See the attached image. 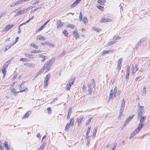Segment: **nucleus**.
Masks as SVG:
<instances>
[{"label": "nucleus", "mask_w": 150, "mask_h": 150, "mask_svg": "<svg viewBox=\"0 0 150 150\" xmlns=\"http://www.w3.org/2000/svg\"><path fill=\"white\" fill-rule=\"evenodd\" d=\"M115 51V50L114 49L112 50H108L107 51H103L102 54H106L113 53Z\"/></svg>", "instance_id": "nucleus-13"}, {"label": "nucleus", "mask_w": 150, "mask_h": 150, "mask_svg": "<svg viewBox=\"0 0 150 150\" xmlns=\"http://www.w3.org/2000/svg\"><path fill=\"white\" fill-rule=\"evenodd\" d=\"M71 86H70V84H67L66 87V90L67 91L70 90Z\"/></svg>", "instance_id": "nucleus-33"}, {"label": "nucleus", "mask_w": 150, "mask_h": 150, "mask_svg": "<svg viewBox=\"0 0 150 150\" xmlns=\"http://www.w3.org/2000/svg\"><path fill=\"white\" fill-rule=\"evenodd\" d=\"M47 110L48 111V114H50L52 112L51 109L50 108H47Z\"/></svg>", "instance_id": "nucleus-49"}, {"label": "nucleus", "mask_w": 150, "mask_h": 150, "mask_svg": "<svg viewBox=\"0 0 150 150\" xmlns=\"http://www.w3.org/2000/svg\"><path fill=\"white\" fill-rule=\"evenodd\" d=\"M63 33L64 36H67L68 34V33L67 31L66 30H64L63 32Z\"/></svg>", "instance_id": "nucleus-43"}, {"label": "nucleus", "mask_w": 150, "mask_h": 150, "mask_svg": "<svg viewBox=\"0 0 150 150\" xmlns=\"http://www.w3.org/2000/svg\"><path fill=\"white\" fill-rule=\"evenodd\" d=\"M75 79V78L74 77H72L69 81V82H70V83H71V84H73L74 81Z\"/></svg>", "instance_id": "nucleus-24"}, {"label": "nucleus", "mask_w": 150, "mask_h": 150, "mask_svg": "<svg viewBox=\"0 0 150 150\" xmlns=\"http://www.w3.org/2000/svg\"><path fill=\"white\" fill-rule=\"evenodd\" d=\"M41 51L40 50H33L31 51V53H41Z\"/></svg>", "instance_id": "nucleus-34"}, {"label": "nucleus", "mask_w": 150, "mask_h": 150, "mask_svg": "<svg viewBox=\"0 0 150 150\" xmlns=\"http://www.w3.org/2000/svg\"><path fill=\"white\" fill-rule=\"evenodd\" d=\"M53 62V60L52 59L49 60L47 61L46 63L44 64V66L41 69V71L42 72H43L45 69L46 70V71L49 70Z\"/></svg>", "instance_id": "nucleus-1"}, {"label": "nucleus", "mask_w": 150, "mask_h": 150, "mask_svg": "<svg viewBox=\"0 0 150 150\" xmlns=\"http://www.w3.org/2000/svg\"><path fill=\"white\" fill-rule=\"evenodd\" d=\"M91 82L93 87H94L95 86V81L93 79L91 81Z\"/></svg>", "instance_id": "nucleus-52"}, {"label": "nucleus", "mask_w": 150, "mask_h": 150, "mask_svg": "<svg viewBox=\"0 0 150 150\" xmlns=\"http://www.w3.org/2000/svg\"><path fill=\"white\" fill-rule=\"evenodd\" d=\"M128 123V122L127 121V120H126L125 122L123 124V127H125L126 125Z\"/></svg>", "instance_id": "nucleus-63"}, {"label": "nucleus", "mask_w": 150, "mask_h": 150, "mask_svg": "<svg viewBox=\"0 0 150 150\" xmlns=\"http://www.w3.org/2000/svg\"><path fill=\"white\" fill-rule=\"evenodd\" d=\"M11 60H9L8 61H7L6 63H5L3 66V67H4L6 68L7 67L8 65L10 64V62Z\"/></svg>", "instance_id": "nucleus-18"}, {"label": "nucleus", "mask_w": 150, "mask_h": 150, "mask_svg": "<svg viewBox=\"0 0 150 150\" xmlns=\"http://www.w3.org/2000/svg\"><path fill=\"white\" fill-rule=\"evenodd\" d=\"M105 0H98V3L100 5H103Z\"/></svg>", "instance_id": "nucleus-29"}, {"label": "nucleus", "mask_w": 150, "mask_h": 150, "mask_svg": "<svg viewBox=\"0 0 150 150\" xmlns=\"http://www.w3.org/2000/svg\"><path fill=\"white\" fill-rule=\"evenodd\" d=\"M31 113V111L27 112L23 116V118H27L29 117V115H30Z\"/></svg>", "instance_id": "nucleus-14"}, {"label": "nucleus", "mask_w": 150, "mask_h": 150, "mask_svg": "<svg viewBox=\"0 0 150 150\" xmlns=\"http://www.w3.org/2000/svg\"><path fill=\"white\" fill-rule=\"evenodd\" d=\"M140 117H141V118L140 120V122L138 127L142 129L143 126V123L144 122L146 119V117L141 115V116H140Z\"/></svg>", "instance_id": "nucleus-3"}, {"label": "nucleus", "mask_w": 150, "mask_h": 150, "mask_svg": "<svg viewBox=\"0 0 150 150\" xmlns=\"http://www.w3.org/2000/svg\"><path fill=\"white\" fill-rule=\"evenodd\" d=\"M144 111L143 107L140 106L138 110V117H140V116L142 115V113Z\"/></svg>", "instance_id": "nucleus-5"}, {"label": "nucleus", "mask_w": 150, "mask_h": 150, "mask_svg": "<svg viewBox=\"0 0 150 150\" xmlns=\"http://www.w3.org/2000/svg\"><path fill=\"white\" fill-rule=\"evenodd\" d=\"M47 58V57L45 56H44V57L43 58V59L41 60V62H44L45 60Z\"/></svg>", "instance_id": "nucleus-48"}, {"label": "nucleus", "mask_w": 150, "mask_h": 150, "mask_svg": "<svg viewBox=\"0 0 150 150\" xmlns=\"http://www.w3.org/2000/svg\"><path fill=\"white\" fill-rule=\"evenodd\" d=\"M58 99V98H55L52 101L51 103H54L55 101L57 100Z\"/></svg>", "instance_id": "nucleus-56"}, {"label": "nucleus", "mask_w": 150, "mask_h": 150, "mask_svg": "<svg viewBox=\"0 0 150 150\" xmlns=\"http://www.w3.org/2000/svg\"><path fill=\"white\" fill-rule=\"evenodd\" d=\"M37 39H38L40 40H46V38H45L41 35L38 36V37L37 38Z\"/></svg>", "instance_id": "nucleus-20"}, {"label": "nucleus", "mask_w": 150, "mask_h": 150, "mask_svg": "<svg viewBox=\"0 0 150 150\" xmlns=\"http://www.w3.org/2000/svg\"><path fill=\"white\" fill-rule=\"evenodd\" d=\"M130 69V67L129 66H127V69L126 70V72H129V70Z\"/></svg>", "instance_id": "nucleus-59"}, {"label": "nucleus", "mask_w": 150, "mask_h": 150, "mask_svg": "<svg viewBox=\"0 0 150 150\" xmlns=\"http://www.w3.org/2000/svg\"><path fill=\"white\" fill-rule=\"evenodd\" d=\"M90 129H91V127H88V128L87 132L86 134V135L87 136H88V134H89L90 132Z\"/></svg>", "instance_id": "nucleus-41"}, {"label": "nucleus", "mask_w": 150, "mask_h": 150, "mask_svg": "<svg viewBox=\"0 0 150 150\" xmlns=\"http://www.w3.org/2000/svg\"><path fill=\"white\" fill-rule=\"evenodd\" d=\"M141 43H142L140 40L138 41L137 42V44H136V45L135 46V48H136V49L138 47V46H139L140 45Z\"/></svg>", "instance_id": "nucleus-26"}, {"label": "nucleus", "mask_w": 150, "mask_h": 150, "mask_svg": "<svg viewBox=\"0 0 150 150\" xmlns=\"http://www.w3.org/2000/svg\"><path fill=\"white\" fill-rule=\"evenodd\" d=\"M92 119V117H91V118H90L88 121L86 123V124L87 125H88V124L90 122H91V120Z\"/></svg>", "instance_id": "nucleus-42"}, {"label": "nucleus", "mask_w": 150, "mask_h": 150, "mask_svg": "<svg viewBox=\"0 0 150 150\" xmlns=\"http://www.w3.org/2000/svg\"><path fill=\"white\" fill-rule=\"evenodd\" d=\"M71 112H72L71 108H69L68 111V115H67V120L69 119L70 118V115H71Z\"/></svg>", "instance_id": "nucleus-15"}, {"label": "nucleus", "mask_w": 150, "mask_h": 150, "mask_svg": "<svg viewBox=\"0 0 150 150\" xmlns=\"http://www.w3.org/2000/svg\"><path fill=\"white\" fill-rule=\"evenodd\" d=\"M4 147H6L7 148V147H8V143L6 142H5L4 143Z\"/></svg>", "instance_id": "nucleus-53"}, {"label": "nucleus", "mask_w": 150, "mask_h": 150, "mask_svg": "<svg viewBox=\"0 0 150 150\" xmlns=\"http://www.w3.org/2000/svg\"><path fill=\"white\" fill-rule=\"evenodd\" d=\"M70 126V125H69V124H67L66 126V127H65V131H68L69 129V127Z\"/></svg>", "instance_id": "nucleus-36"}, {"label": "nucleus", "mask_w": 150, "mask_h": 150, "mask_svg": "<svg viewBox=\"0 0 150 150\" xmlns=\"http://www.w3.org/2000/svg\"><path fill=\"white\" fill-rule=\"evenodd\" d=\"M135 72L138 69V65L137 64L135 65Z\"/></svg>", "instance_id": "nucleus-54"}, {"label": "nucleus", "mask_w": 150, "mask_h": 150, "mask_svg": "<svg viewBox=\"0 0 150 150\" xmlns=\"http://www.w3.org/2000/svg\"><path fill=\"white\" fill-rule=\"evenodd\" d=\"M24 83V82H23L18 86V87L20 90L19 92H23L25 91V89H26V88H25L23 85V84Z\"/></svg>", "instance_id": "nucleus-7"}, {"label": "nucleus", "mask_w": 150, "mask_h": 150, "mask_svg": "<svg viewBox=\"0 0 150 150\" xmlns=\"http://www.w3.org/2000/svg\"><path fill=\"white\" fill-rule=\"evenodd\" d=\"M6 68L3 67V69L2 70V71L4 74V76L5 74L6 73Z\"/></svg>", "instance_id": "nucleus-32"}, {"label": "nucleus", "mask_w": 150, "mask_h": 150, "mask_svg": "<svg viewBox=\"0 0 150 150\" xmlns=\"http://www.w3.org/2000/svg\"><path fill=\"white\" fill-rule=\"evenodd\" d=\"M97 8L101 10H102L103 9V7L100 5H98L97 6Z\"/></svg>", "instance_id": "nucleus-50"}, {"label": "nucleus", "mask_w": 150, "mask_h": 150, "mask_svg": "<svg viewBox=\"0 0 150 150\" xmlns=\"http://www.w3.org/2000/svg\"><path fill=\"white\" fill-rule=\"evenodd\" d=\"M45 145V144H42L40 147V148L39 150H43V149L44 148Z\"/></svg>", "instance_id": "nucleus-38"}, {"label": "nucleus", "mask_w": 150, "mask_h": 150, "mask_svg": "<svg viewBox=\"0 0 150 150\" xmlns=\"http://www.w3.org/2000/svg\"><path fill=\"white\" fill-rule=\"evenodd\" d=\"M11 91L12 93H16V90L14 88L11 90Z\"/></svg>", "instance_id": "nucleus-60"}, {"label": "nucleus", "mask_w": 150, "mask_h": 150, "mask_svg": "<svg viewBox=\"0 0 150 150\" xmlns=\"http://www.w3.org/2000/svg\"><path fill=\"white\" fill-rule=\"evenodd\" d=\"M87 21V19L86 17H84L83 19V22L84 24L86 23V22Z\"/></svg>", "instance_id": "nucleus-35"}, {"label": "nucleus", "mask_w": 150, "mask_h": 150, "mask_svg": "<svg viewBox=\"0 0 150 150\" xmlns=\"http://www.w3.org/2000/svg\"><path fill=\"white\" fill-rule=\"evenodd\" d=\"M146 93V88L145 87H144L143 90V94H145Z\"/></svg>", "instance_id": "nucleus-55"}, {"label": "nucleus", "mask_w": 150, "mask_h": 150, "mask_svg": "<svg viewBox=\"0 0 150 150\" xmlns=\"http://www.w3.org/2000/svg\"><path fill=\"white\" fill-rule=\"evenodd\" d=\"M28 57L30 59H32L33 58V56L32 55V54H30L28 56Z\"/></svg>", "instance_id": "nucleus-64"}, {"label": "nucleus", "mask_w": 150, "mask_h": 150, "mask_svg": "<svg viewBox=\"0 0 150 150\" xmlns=\"http://www.w3.org/2000/svg\"><path fill=\"white\" fill-rule=\"evenodd\" d=\"M117 88L116 86H115L114 88V91H113L112 90H111L110 91L109 99H110L112 97L115 98L116 95V94L117 92Z\"/></svg>", "instance_id": "nucleus-2"}, {"label": "nucleus", "mask_w": 150, "mask_h": 150, "mask_svg": "<svg viewBox=\"0 0 150 150\" xmlns=\"http://www.w3.org/2000/svg\"><path fill=\"white\" fill-rule=\"evenodd\" d=\"M141 129L138 127H137L135 129L134 131H133L131 134V135L129 137V139H131L135 135H136L140 131Z\"/></svg>", "instance_id": "nucleus-4"}, {"label": "nucleus", "mask_w": 150, "mask_h": 150, "mask_svg": "<svg viewBox=\"0 0 150 150\" xmlns=\"http://www.w3.org/2000/svg\"><path fill=\"white\" fill-rule=\"evenodd\" d=\"M73 35L75 36L76 39L77 38H79V33L77 32V31L76 30H75L73 32Z\"/></svg>", "instance_id": "nucleus-19"}, {"label": "nucleus", "mask_w": 150, "mask_h": 150, "mask_svg": "<svg viewBox=\"0 0 150 150\" xmlns=\"http://www.w3.org/2000/svg\"><path fill=\"white\" fill-rule=\"evenodd\" d=\"M83 117H82L79 118V119L77 118L76 122L78 123V125H80V123H81V122L83 120Z\"/></svg>", "instance_id": "nucleus-21"}, {"label": "nucleus", "mask_w": 150, "mask_h": 150, "mask_svg": "<svg viewBox=\"0 0 150 150\" xmlns=\"http://www.w3.org/2000/svg\"><path fill=\"white\" fill-rule=\"evenodd\" d=\"M81 0H76L72 4H71L70 6V7L71 8H73L76 6L79 3L80 1Z\"/></svg>", "instance_id": "nucleus-11"}, {"label": "nucleus", "mask_w": 150, "mask_h": 150, "mask_svg": "<svg viewBox=\"0 0 150 150\" xmlns=\"http://www.w3.org/2000/svg\"><path fill=\"white\" fill-rule=\"evenodd\" d=\"M26 59L25 58H21L20 59V61H22V62H23L24 61H26Z\"/></svg>", "instance_id": "nucleus-62"}, {"label": "nucleus", "mask_w": 150, "mask_h": 150, "mask_svg": "<svg viewBox=\"0 0 150 150\" xmlns=\"http://www.w3.org/2000/svg\"><path fill=\"white\" fill-rule=\"evenodd\" d=\"M50 77V74H47L46 77L45 78V79L44 81L48 82L49 79Z\"/></svg>", "instance_id": "nucleus-23"}, {"label": "nucleus", "mask_w": 150, "mask_h": 150, "mask_svg": "<svg viewBox=\"0 0 150 150\" xmlns=\"http://www.w3.org/2000/svg\"><path fill=\"white\" fill-rule=\"evenodd\" d=\"M46 45H47L52 47H54V45L53 44L50 42H46Z\"/></svg>", "instance_id": "nucleus-27"}, {"label": "nucleus", "mask_w": 150, "mask_h": 150, "mask_svg": "<svg viewBox=\"0 0 150 150\" xmlns=\"http://www.w3.org/2000/svg\"><path fill=\"white\" fill-rule=\"evenodd\" d=\"M24 65L28 67H31L33 65V64L30 63H25Z\"/></svg>", "instance_id": "nucleus-37"}, {"label": "nucleus", "mask_w": 150, "mask_h": 150, "mask_svg": "<svg viewBox=\"0 0 150 150\" xmlns=\"http://www.w3.org/2000/svg\"><path fill=\"white\" fill-rule=\"evenodd\" d=\"M146 40V38H142L141 40H140L141 42V43H143Z\"/></svg>", "instance_id": "nucleus-44"}, {"label": "nucleus", "mask_w": 150, "mask_h": 150, "mask_svg": "<svg viewBox=\"0 0 150 150\" xmlns=\"http://www.w3.org/2000/svg\"><path fill=\"white\" fill-rule=\"evenodd\" d=\"M125 102L124 101V100L123 99L122 102V103L121 107L120 108V113H122L124 110L125 107Z\"/></svg>", "instance_id": "nucleus-12"}, {"label": "nucleus", "mask_w": 150, "mask_h": 150, "mask_svg": "<svg viewBox=\"0 0 150 150\" xmlns=\"http://www.w3.org/2000/svg\"><path fill=\"white\" fill-rule=\"evenodd\" d=\"M45 26L43 25L41 26L40 28L38 29V32H40L45 27Z\"/></svg>", "instance_id": "nucleus-51"}, {"label": "nucleus", "mask_w": 150, "mask_h": 150, "mask_svg": "<svg viewBox=\"0 0 150 150\" xmlns=\"http://www.w3.org/2000/svg\"><path fill=\"white\" fill-rule=\"evenodd\" d=\"M134 115H133L131 116H129L127 119L126 120H127V121L128 122H129L130 121V120L132 119L133 118Z\"/></svg>", "instance_id": "nucleus-31"}, {"label": "nucleus", "mask_w": 150, "mask_h": 150, "mask_svg": "<svg viewBox=\"0 0 150 150\" xmlns=\"http://www.w3.org/2000/svg\"><path fill=\"white\" fill-rule=\"evenodd\" d=\"M122 58H120L118 61L117 62V70L119 71L120 70L121 67L122 66Z\"/></svg>", "instance_id": "nucleus-6"}, {"label": "nucleus", "mask_w": 150, "mask_h": 150, "mask_svg": "<svg viewBox=\"0 0 150 150\" xmlns=\"http://www.w3.org/2000/svg\"><path fill=\"white\" fill-rule=\"evenodd\" d=\"M50 19L48 20L47 21L43 24V25L45 26L50 21Z\"/></svg>", "instance_id": "nucleus-61"}, {"label": "nucleus", "mask_w": 150, "mask_h": 150, "mask_svg": "<svg viewBox=\"0 0 150 150\" xmlns=\"http://www.w3.org/2000/svg\"><path fill=\"white\" fill-rule=\"evenodd\" d=\"M18 39H19L18 37H17L16 38V41H15V42H14V43H12V45H14L16 42H17L18 40Z\"/></svg>", "instance_id": "nucleus-58"}, {"label": "nucleus", "mask_w": 150, "mask_h": 150, "mask_svg": "<svg viewBox=\"0 0 150 150\" xmlns=\"http://www.w3.org/2000/svg\"><path fill=\"white\" fill-rule=\"evenodd\" d=\"M74 121L73 118H71L69 121L67 123L70 125L72 126L74 125Z\"/></svg>", "instance_id": "nucleus-16"}, {"label": "nucleus", "mask_w": 150, "mask_h": 150, "mask_svg": "<svg viewBox=\"0 0 150 150\" xmlns=\"http://www.w3.org/2000/svg\"><path fill=\"white\" fill-rule=\"evenodd\" d=\"M57 28L59 29L63 25V23L60 20H58L57 21Z\"/></svg>", "instance_id": "nucleus-8"}, {"label": "nucleus", "mask_w": 150, "mask_h": 150, "mask_svg": "<svg viewBox=\"0 0 150 150\" xmlns=\"http://www.w3.org/2000/svg\"><path fill=\"white\" fill-rule=\"evenodd\" d=\"M14 26V24L8 25H7L4 29V31L5 32H7L10 29Z\"/></svg>", "instance_id": "nucleus-10"}, {"label": "nucleus", "mask_w": 150, "mask_h": 150, "mask_svg": "<svg viewBox=\"0 0 150 150\" xmlns=\"http://www.w3.org/2000/svg\"><path fill=\"white\" fill-rule=\"evenodd\" d=\"M74 25H73L71 24H69L67 25V27L70 28L72 29L74 28Z\"/></svg>", "instance_id": "nucleus-28"}, {"label": "nucleus", "mask_w": 150, "mask_h": 150, "mask_svg": "<svg viewBox=\"0 0 150 150\" xmlns=\"http://www.w3.org/2000/svg\"><path fill=\"white\" fill-rule=\"evenodd\" d=\"M30 46L31 47H34V48H35L36 49H37L38 48V46L36 45H35V44H34L33 43H31L30 45Z\"/></svg>", "instance_id": "nucleus-39"}, {"label": "nucleus", "mask_w": 150, "mask_h": 150, "mask_svg": "<svg viewBox=\"0 0 150 150\" xmlns=\"http://www.w3.org/2000/svg\"><path fill=\"white\" fill-rule=\"evenodd\" d=\"M28 8L24 9H23L22 10L18 11L15 14V16H17L20 15L23 13H25L26 12Z\"/></svg>", "instance_id": "nucleus-9"}, {"label": "nucleus", "mask_w": 150, "mask_h": 150, "mask_svg": "<svg viewBox=\"0 0 150 150\" xmlns=\"http://www.w3.org/2000/svg\"><path fill=\"white\" fill-rule=\"evenodd\" d=\"M121 38V37L119 36H118L117 37H115V36H114L113 38V39H114L115 40H119Z\"/></svg>", "instance_id": "nucleus-46"}, {"label": "nucleus", "mask_w": 150, "mask_h": 150, "mask_svg": "<svg viewBox=\"0 0 150 150\" xmlns=\"http://www.w3.org/2000/svg\"><path fill=\"white\" fill-rule=\"evenodd\" d=\"M30 21L29 20V19L27 20V21H26L25 22H24L22 24H21L19 26V27H20V26H22L23 25H24L26 23H28Z\"/></svg>", "instance_id": "nucleus-40"}, {"label": "nucleus", "mask_w": 150, "mask_h": 150, "mask_svg": "<svg viewBox=\"0 0 150 150\" xmlns=\"http://www.w3.org/2000/svg\"><path fill=\"white\" fill-rule=\"evenodd\" d=\"M129 72H126V74L125 76L126 80L127 81L129 78Z\"/></svg>", "instance_id": "nucleus-30"}, {"label": "nucleus", "mask_w": 150, "mask_h": 150, "mask_svg": "<svg viewBox=\"0 0 150 150\" xmlns=\"http://www.w3.org/2000/svg\"><path fill=\"white\" fill-rule=\"evenodd\" d=\"M117 145V143L115 144L114 146H113V147L112 148L111 150H114L116 147Z\"/></svg>", "instance_id": "nucleus-57"}, {"label": "nucleus", "mask_w": 150, "mask_h": 150, "mask_svg": "<svg viewBox=\"0 0 150 150\" xmlns=\"http://www.w3.org/2000/svg\"><path fill=\"white\" fill-rule=\"evenodd\" d=\"M24 1L25 2V0H20L17 1L18 3V4L22 3Z\"/></svg>", "instance_id": "nucleus-47"}, {"label": "nucleus", "mask_w": 150, "mask_h": 150, "mask_svg": "<svg viewBox=\"0 0 150 150\" xmlns=\"http://www.w3.org/2000/svg\"><path fill=\"white\" fill-rule=\"evenodd\" d=\"M93 29L95 31L97 32H99L101 30L100 29L96 27H93Z\"/></svg>", "instance_id": "nucleus-22"}, {"label": "nucleus", "mask_w": 150, "mask_h": 150, "mask_svg": "<svg viewBox=\"0 0 150 150\" xmlns=\"http://www.w3.org/2000/svg\"><path fill=\"white\" fill-rule=\"evenodd\" d=\"M111 20V19L107 18H102L101 19V21L105 23L109 22Z\"/></svg>", "instance_id": "nucleus-17"}, {"label": "nucleus", "mask_w": 150, "mask_h": 150, "mask_svg": "<svg viewBox=\"0 0 150 150\" xmlns=\"http://www.w3.org/2000/svg\"><path fill=\"white\" fill-rule=\"evenodd\" d=\"M135 73V68L133 64H132V74H134Z\"/></svg>", "instance_id": "nucleus-25"}, {"label": "nucleus", "mask_w": 150, "mask_h": 150, "mask_svg": "<svg viewBox=\"0 0 150 150\" xmlns=\"http://www.w3.org/2000/svg\"><path fill=\"white\" fill-rule=\"evenodd\" d=\"M48 85V82L44 81V87L45 88L47 87Z\"/></svg>", "instance_id": "nucleus-45"}]
</instances>
